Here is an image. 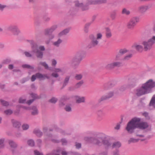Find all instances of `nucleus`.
<instances>
[{"label": "nucleus", "instance_id": "nucleus-19", "mask_svg": "<svg viewBox=\"0 0 155 155\" xmlns=\"http://www.w3.org/2000/svg\"><path fill=\"white\" fill-rule=\"evenodd\" d=\"M132 47L139 51H141L143 49V46L137 43H134L132 45Z\"/></svg>", "mask_w": 155, "mask_h": 155}, {"label": "nucleus", "instance_id": "nucleus-33", "mask_svg": "<svg viewBox=\"0 0 155 155\" xmlns=\"http://www.w3.org/2000/svg\"><path fill=\"white\" fill-rule=\"evenodd\" d=\"M69 32V29H64L63 31L60 32L59 34L58 35L59 36H61L63 35H66L67 33H68Z\"/></svg>", "mask_w": 155, "mask_h": 155}, {"label": "nucleus", "instance_id": "nucleus-48", "mask_svg": "<svg viewBox=\"0 0 155 155\" xmlns=\"http://www.w3.org/2000/svg\"><path fill=\"white\" fill-rule=\"evenodd\" d=\"M82 75L81 74H76L74 77L75 79L77 80H80L82 78Z\"/></svg>", "mask_w": 155, "mask_h": 155}, {"label": "nucleus", "instance_id": "nucleus-51", "mask_svg": "<svg viewBox=\"0 0 155 155\" xmlns=\"http://www.w3.org/2000/svg\"><path fill=\"white\" fill-rule=\"evenodd\" d=\"M58 99L57 98L55 97H52L51 99H50L49 101L52 103L55 104L57 101Z\"/></svg>", "mask_w": 155, "mask_h": 155}, {"label": "nucleus", "instance_id": "nucleus-41", "mask_svg": "<svg viewBox=\"0 0 155 155\" xmlns=\"http://www.w3.org/2000/svg\"><path fill=\"white\" fill-rule=\"evenodd\" d=\"M39 65H41L43 66L45 69H48V64L45 62H40L39 63Z\"/></svg>", "mask_w": 155, "mask_h": 155}, {"label": "nucleus", "instance_id": "nucleus-21", "mask_svg": "<svg viewBox=\"0 0 155 155\" xmlns=\"http://www.w3.org/2000/svg\"><path fill=\"white\" fill-rule=\"evenodd\" d=\"M97 117L100 119H102V117L105 115V113L102 109L98 110L96 112Z\"/></svg>", "mask_w": 155, "mask_h": 155}, {"label": "nucleus", "instance_id": "nucleus-54", "mask_svg": "<svg viewBox=\"0 0 155 155\" xmlns=\"http://www.w3.org/2000/svg\"><path fill=\"white\" fill-rule=\"evenodd\" d=\"M58 26L56 25H54L51 27L49 28L50 29L51 32L52 33L57 28Z\"/></svg>", "mask_w": 155, "mask_h": 155}, {"label": "nucleus", "instance_id": "nucleus-18", "mask_svg": "<svg viewBox=\"0 0 155 155\" xmlns=\"http://www.w3.org/2000/svg\"><path fill=\"white\" fill-rule=\"evenodd\" d=\"M70 78V76L67 75L65 77L63 82L62 86L61 88V89L64 88L68 84L69 82Z\"/></svg>", "mask_w": 155, "mask_h": 155}, {"label": "nucleus", "instance_id": "nucleus-27", "mask_svg": "<svg viewBox=\"0 0 155 155\" xmlns=\"http://www.w3.org/2000/svg\"><path fill=\"white\" fill-rule=\"evenodd\" d=\"M33 133L38 137H41L43 135L42 132L38 129H35L33 131Z\"/></svg>", "mask_w": 155, "mask_h": 155}, {"label": "nucleus", "instance_id": "nucleus-13", "mask_svg": "<svg viewBox=\"0 0 155 155\" xmlns=\"http://www.w3.org/2000/svg\"><path fill=\"white\" fill-rule=\"evenodd\" d=\"M102 143L104 146L105 148L106 149H108L110 148L111 147L112 143L107 139H104L102 140Z\"/></svg>", "mask_w": 155, "mask_h": 155}, {"label": "nucleus", "instance_id": "nucleus-31", "mask_svg": "<svg viewBox=\"0 0 155 155\" xmlns=\"http://www.w3.org/2000/svg\"><path fill=\"white\" fill-rule=\"evenodd\" d=\"M91 25V23L89 22H88L85 24L84 28V31L85 33H88L89 31V27Z\"/></svg>", "mask_w": 155, "mask_h": 155}, {"label": "nucleus", "instance_id": "nucleus-47", "mask_svg": "<svg viewBox=\"0 0 155 155\" xmlns=\"http://www.w3.org/2000/svg\"><path fill=\"white\" fill-rule=\"evenodd\" d=\"M139 139H136L133 138H131L130 139L128 140V142L130 143H135L137 142L139 140Z\"/></svg>", "mask_w": 155, "mask_h": 155}, {"label": "nucleus", "instance_id": "nucleus-61", "mask_svg": "<svg viewBox=\"0 0 155 155\" xmlns=\"http://www.w3.org/2000/svg\"><path fill=\"white\" fill-rule=\"evenodd\" d=\"M75 145L76 148L79 149L81 147V143L76 142Z\"/></svg>", "mask_w": 155, "mask_h": 155}, {"label": "nucleus", "instance_id": "nucleus-5", "mask_svg": "<svg viewBox=\"0 0 155 155\" xmlns=\"http://www.w3.org/2000/svg\"><path fill=\"white\" fill-rule=\"evenodd\" d=\"M84 51H80L77 52L71 61L72 65L75 68L77 67L84 57Z\"/></svg>", "mask_w": 155, "mask_h": 155}, {"label": "nucleus", "instance_id": "nucleus-23", "mask_svg": "<svg viewBox=\"0 0 155 155\" xmlns=\"http://www.w3.org/2000/svg\"><path fill=\"white\" fill-rule=\"evenodd\" d=\"M106 31L105 32V36L107 38H110L112 36V34L110 29L108 28H106Z\"/></svg>", "mask_w": 155, "mask_h": 155}, {"label": "nucleus", "instance_id": "nucleus-14", "mask_svg": "<svg viewBox=\"0 0 155 155\" xmlns=\"http://www.w3.org/2000/svg\"><path fill=\"white\" fill-rule=\"evenodd\" d=\"M149 8V6L146 5H141L138 8V11L141 13H145Z\"/></svg>", "mask_w": 155, "mask_h": 155}, {"label": "nucleus", "instance_id": "nucleus-57", "mask_svg": "<svg viewBox=\"0 0 155 155\" xmlns=\"http://www.w3.org/2000/svg\"><path fill=\"white\" fill-rule=\"evenodd\" d=\"M19 103H26V99L20 97L19 99Z\"/></svg>", "mask_w": 155, "mask_h": 155}, {"label": "nucleus", "instance_id": "nucleus-16", "mask_svg": "<svg viewBox=\"0 0 155 155\" xmlns=\"http://www.w3.org/2000/svg\"><path fill=\"white\" fill-rule=\"evenodd\" d=\"M103 138L101 137H99L96 138L94 137V143L97 145L101 146L102 143V140H103Z\"/></svg>", "mask_w": 155, "mask_h": 155}, {"label": "nucleus", "instance_id": "nucleus-10", "mask_svg": "<svg viewBox=\"0 0 155 155\" xmlns=\"http://www.w3.org/2000/svg\"><path fill=\"white\" fill-rule=\"evenodd\" d=\"M142 44L144 46V49L145 51L150 50L153 44L149 40L148 41H143Z\"/></svg>", "mask_w": 155, "mask_h": 155}, {"label": "nucleus", "instance_id": "nucleus-62", "mask_svg": "<svg viewBox=\"0 0 155 155\" xmlns=\"http://www.w3.org/2000/svg\"><path fill=\"white\" fill-rule=\"evenodd\" d=\"M149 40L153 45L155 43V36H153Z\"/></svg>", "mask_w": 155, "mask_h": 155}, {"label": "nucleus", "instance_id": "nucleus-11", "mask_svg": "<svg viewBox=\"0 0 155 155\" xmlns=\"http://www.w3.org/2000/svg\"><path fill=\"white\" fill-rule=\"evenodd\" d=\"M74 5L77 7H81L83 11L89 9L88 5H89L88 4V2L86 5H84L82 3H79L77 1L75 2Z\"/></svg>", "mask_w": 155, "mask_h": 155}, {"label": "nucleus", "instance_id": "nucleus-40", "mask_svg": "<svg viewBox=\"0 0 155 155\" xmlns=\"http://www.w3.org/2000/svg\"><path fill=\"white\" fill-rule=\"evenodd\" d=\"M123 120V118H121V119L120 121L114 127V129L115 130H119L120 129V124L122 123Z\"/></svg>", "mask_w": 155, "mask_h": 155}, {"label": "nucleus", "instance_id": "nucleus-53", "mask_svg": "<svg viewBox=\"0 0 155 155\" xmlns=\"http://www.w3.org/2000/svg\"><path fill=\"white\" fill-rule=\"evenodd\" d=\"M64 109L67 112H71V108L69 105H66L64 108Z\"/></svg>", "mask_w": 155, "mask_h": 155}, {"label": "nucleus", "instance_id": "nucleus-36", "mask_svg": "<svg viewBox=\"0 0 155 155\" xmlns=\"http://www.w3.org/2000/svg\"><path fill=\"white\" fill-rule=\"evenodd\" d=\"M113 155H125V153L120 152L118 149H116L113 152Z\"/></svg>", "mask_w": 155, "mask_h": 155}, {"label": "nucleus", "instance_id": "nucleus-25", "mask_svg": "<svg viewBox=\"0 0 155 155\" xmlns=\"http://www.w3.org/2000/svg\"><path fill=\"white\" fill-rule=\"evenodd\" d=\"M8 144L10 147L12 149H15L17 147V144L14 141L12 140L8 141Z\"/></svg>", "mask_w": 155, "mask_h": 155}, {"label": "nucleus", "instance_id": "nucleus-39", "mask_svg": "<svg viewBox=\"0 0 155 155\" xmlns=\"http://www.w3.org/2000/svg\"><path fill=\"white\" fill-rule=\"evenodd\" d=\"M150 105L155 107V95L152 98L150 103Z\"/></svg>", "mask_w": 155, "mask_h": 155}, {"label": "nucleus", "instance_id": "nucleus-8", "mask_svg": "<svg viewBox=\"0 0 155 155\" xmlns=\"http://www.w3.org/2000/svg\"><path fill=\"white\" fill-rule=\"evenodd\" d=\"M123 65V63L120 62H114L108 64L106 68L108 69H111L115 67H119Z\"/></svg>", "mask_w": 155, "mask_h": 155}, {"label": "nucleus", "instance_id": "nucleus-17", "mask_svg": "<svg viewBox=\"0 0 155 155\" xmlns=\"http://www.w3.org/2000/svg\"><path fill=\"white\" fill-rule=\"evenodd\" d=\"M37 78L40 79L41 80H44L45 79H49V77L47 76V74H42L40 73H36Z\"/></svg>", "mask_w": 155, "mask_h": 155}, {"label": "nucleus", "instance_id": "nucleus-2", "mask_svg": "<svg viewBox=\"0 0 155 155\" xmlns=\"http://www.w3.org/2000/svg\"><path fill=\"white\" fill-rule=\"evenodd\" d=\"M31 45L32 52L35 53L37 58L42 59L43 56V51L45 50L44 46L40 45L38 47L37 44L32 40L28 41Z\"/></svg>", "mask_w": 155, "mask_h": 155}, {"label": "nucleus", "instance_id": "nucleus-9", "mask_svg": "<svg viewBox=\"0 0 155 155\" xmlns=\"http://www.w3.org/2000/svg\"><path fill=\"white\" fill-rule=\"evenodd\" d=\"M114 95V92L113 91H110L107 93L106 95L102 96L99 100L98 102L99 103L102 101L108 99L112 97Z\"/></svg>", "mask_w": 155, "mask_h": 155}, {"label": "nucleus", "instance_id": "nucleus-34", "mask_svg": "<svg viewBox=\"0 0 155 155\" xmlns=\"http://www.w3.org/2000/svg\"><path fill=\"white\" fill-rule=\"evenodd\" d=\"M126 89V85L124 84L121 85L119 89V92L120 93H121L124 91Z\"/></svg>", "mask_w": 155, "mask_h": 155}, {"label": "nucleus", "instance_id": "nucleus-59", "mask_svg": "<svg viewBox=\"0 0 155 155\" xmlns=\"http://www.w3.org/2000/svg\"><path fill=\"white\" fill-rule=\"evenodd\" d=\"M24 54H25L26 56L27 57H32V54L28 52H25Z\"/></svg>", "mask_w": 155, "mask_h": 155}, {"label": "nucleus", "instance_id": "nucleus-50", "mask_svg": "<svg viewBox=\"0 0 155 155\" xmlns=\"http://www.w3.org/2000/svg\"><path fill=\"white\" fill-rule=\"evenodd\" d=\"M7 7V6L6 5L0 3V11L3 12L4 9Z\"/></svg>", "mask_w": 155, "mask_h": 155}, {"label": "nucleus", "instance_id": "nucleus-20", "mask_svg": "<svg viewBox=\"0 0 155 155\" xmlns=\"http://www.w3.org/2000/svg\"><path fill=\"white\" fill-rule=\"evenodd\" d=\"M78 7L75 5L74 6L71 7L68 11L69 14L72 15H74L78 10Z\"/></svg>", "mask_w": 155, "mask_h": 155}, {"label": "nucleus", "instance_id": "nucleus-4", "mask_svg": "<svg viewBox=\"0 0 155 155\" xmlns=\"http://www.w3.org/2000/svg\"><path fill=\"white\" fill-rule=\"evenodd\" d=\"M141 120L140 118L134 117L128 124L127 126V130L130 133L133 132V130L136 128H137Z\"/></svg>", "mask_w": 155, "mask_h": 155}, {"label": "nucleus", "instance_id": "nucleus-24", "mask_svg": "<svg viewBox=\"0 0 155 155\" xmlns=\"http://www.w3.org/2000/svg\"><path fill=\"white\" fill-rule=\"evenodd\" d=\"M121 146V144L119 142L117 141L114 142L111 145V148L112 149L114 148L117 149Z\"/></svg>", "mask_w": 155, "mask_h": 155}, {"label": "nucleus", "instance_id": "nucleus-1", "mask_svg": "<svg viewBox=\"0 0 155 155\" xmlns=\"http://www.w3.org/2000/svg\"><path fill=\"white\" fill-rule=\"evenodd\" d=\"M155 86V82L150 79L136 88L134 93L137 96L140 97L151 92L152 88Z\"/></svg>", "mask_w": 155, "mask_h": 155}, {"label": "nucleus", "instance_id": "nucleus-42", "mask_svg": "<svg viewBox=\"0 0 155 155\" xmlns=\"http://www.w3.org/2000/svg\"><path fill=\"white\" fill-rule=\"evenodd\" d=\"M51 32L50 29L49 28L46 29L44 31V34L46 35H48L51 34Z\"/></svg>", "mask_w": 155, "mask_h": 155}, {"label": "nucleus", "instance_id": "nucleus-45", "mask_svg": "<svg viewBox=\"0 0 155 155\" xmlns=\"http://www.w3.org/2000/svg\"><path fill=\"white\" fill-rule=\"evenodd\" d=\"M4 113L6 115H10L12 114L13 111L11 109H7L4 111Z\"/></svg>", "mask_w": 155, "mask_h": 155}, {"label": "nucleus", "instance_id": "nucleus-35", "mask_svg": "<svg viewBox=\"0 0 155 155\" xmlns=\"http://www.w3.org/2000/svg\"><path fill=\"white\" fill-rule=\"evenodd\" d=\"M85 102V97H78L76 100V103H80Z\"/></svg>", "mask_w": 155, "mask_h": 155}, {"label": "nucleus", "instance_id": "nucleus-64", "mask_svg": "<svg viewBox=\"0 0 155 155\" xmlns=\"http://www.w3.org/2000/svg\"><path fill=\"white\" fill-rule=\"evenodd\" d=\"M65 103L64 101L62 100H61L59 102V105L61 107H63L65 105Z\"/></svg>", "mask_w": 155, "mask_h": 155}, {"label": "nucleus", "instance_id": "nucleus-30", "mask_svg": "<svg viewBox=\"0 0 155 155\" xmlns=\"http://www.w3.org/2000/svg\"><path fill=\"white\" fill-rule=\"evenodd\" d=\"M33 110V111L31 112V114L33 115H36L38 114V112L37 107L35 106L32 107L31 109Z\"/></svg>", "mask_w": 155, "mask_h": 155}, {"label": "nucleus", "instance_id": "nucleus-60", "mask_svg": "<svg viewBox=\"0 0 155 155\" xmlns=\"http://www.w3.org/2000/svg\"><path fill=\"white\" fill-rule=\"evenodd\" d=\"M36 78H37V77L36 73L35 75H33L32 76L31 80L33 82L35 80Z\"/></svg>", "mask_w": 155, "mask_h": 155}, {"label": "nucleus", "instance_id": "nucleus-26", "mask_svg": "<svg viewBox=\"0 0 155 155\" xmlns=\"http://www.w3.org/2000/svg\"><path fill=\"white\" fill-rule=\"evenodd\" d=\"M148 125L147 123L141 122L139 124L137 128L142 129H144L147 128Z\"/></svg>", "mask_w": 155, "mask_h": 155}, {"label": "nucleus", "instance_id": "nucleus-58", "mask_svg": "<svg viewBox=\"0 0 155 155\" xmlns=\"http://www.w3.org/2000/svg\"><path fill=\"white\" fill-rule=\"evenodd\" d=\"M43 20L45 22H48L50 20V18L48 16H44L43 17Z\"/></svg>", "mask_w": 155, "mask_h": 155}, {"label": "nucleus", "instance_id": "nucleus-15", "mask_svg": "<svg viewBox=\"0 0 155 155\" xmlns=\"http://www.w3.org/2000/svg\"><path fill=\"white\" fill-rule=\"evenodd\" d=\"M11 122L13 127L19 130L21 127V123L19 121L14 119L12 120Z\"/></svg>", "mask_w": 155, "mask_h": 155}, {"label": "nucleus", "instance_id": "nucleus-29", "mask_svg": "<svg viewBox=\"0 0 155 155\" xmlns=\"http://www.w3.org/2000/svg\"><path fill=\"white\" fill-rule=\"evenodd\" d=\"M94 137H86L84 138V140L87 142L89 143H93Z\"/></svg>", "mask_w": 155, "mask_h": 155}, {"label": "nucleus", "instance_id": "nucleus-38", "mask_svg": "<svg viewBox=\"0 0 155 155\" xmlns=\"http://www.w3.org/2000/svg\"><path fill=\"white\" fill-rule=\"evenodd\" d=\"M31 95L33 99H34V100L36 99H39L41 98V97L40 96H38L35 93H32L31 94Z\"/></svg>", "mask_w": 155, "mask_h": 155}, {"label": "nucleus", "instance_id": "nucleus-43", "mask_svg": "<svg viewBox=\"0 0 155 155\" xmlns=\"http://www.w3.org/2000/svg\"><path fill=\"white\" fill-rule=\"evenodd\" d=\"M22 67L24 68H26L28 69H33L34 68L33 67L31 66L30 65L28 64H23L22 65Z\"/></svg>", "mask_w": 155, "mask_h": 155}, {"label": "nucleus", "instance_id": "nucleus-28", "mask_svg": "<svg viewBox=\"0 0 155 155\" xmlns=\"http://www.w3.org/2000/svg\"><path fill=\"white\" fill-rule=\"evenodd\" d=\"M63 41L60 38H59L57 41L53 42V45L55 46L58 47L60 46V45L62 43Z\"/></svg>", "mask_w": 155, "mask_h": 155}, {"label": "nucleus", "instance_id": "nucleus-49", "mask_svg": "<svg viewBox=\"0 0 155 155\" xmlns=\"http://www.w3.org/2000/svg\"><path fill=\"white\" fill-rule=\"evenodd\" d=\"M22 127L23 130H26L29 128V125L27 124H23L22 126Z\"/></svg>", "mask_w": 155, "mask_h": 155}, {"label": "nucleus", "instance_id": "nucleus-52", "mask_svg": "<svg viewBox=\"0 0 155 155\" xmlns=\"http://www.w3.org/2000/svg\"><path fill=\"white\" fill-rule=\"evenodd\" d=\"M0 101L2 105L3 106H7L9 104V103L8 102L3 100L2 99L0 100Z\"/></svg>", "mask_w": 155, "mask_h": 155}, {"label": "nucleus", "instance_id": "nucleus-12", "mask_svg": "<svg viewBox=\"0 0 155 155\" xmlns=\"http://www.w3.org/2000/svg\"><path fill=\"white\" fill-rule=\"evenodd\" d=\"M107 2V0H88V5H96L106 3Z\"/></svg>", "mask_w": 155, "mask_h": 155}, {"label": "nucleus", "instance_id": "nucleus-6", "mask_svg": "<svg viewBox=\"0 0 155 155\" xmlns=\"http://www.w3.org/2000/svg\"><path fill=\"white\" fill-rule=\"evenodd\" d=\"M7 31H12L15 35H17L20 33V31L17 26L14 25H10L6 28Z\"/></svg>", "mask_w": 155, "mask_h": 155}, {"label": "nucleus", "instance_id": "nucleus-37", "mask_svg": "<svg viewBox=\"0 0 155 155\" xmlns=\"http://www.w3.org/2000/svg\"><path fill=\"white\" fill-rule=\"evenodd\" d=\"M117 10H114L110 14V17L112 20H114L115 19L117 15Z\"/></svg>", "mask_w": 155, "mask_h": 155}, {"label": "nucleus", "instance_id": "nucleus-63", "mask_svg": "<svg viewBox=\"0 0 155 155\" xmlns=\"http://www.w3.org/2000/svg\"><path fill=\"white\" fill-rule=\"evenodd\" d=\"M34 153L35 155H43L41 153H40L37 150H34Z\"/></svg>", "mask_w": 155, "mask_h": 155}, {"label": "nucleus", "instance_id": "nucleus-32", "mask_svg": "<svg viewBox=\"0 0 155 155\" xmlns=\"http://www.w3.org/2000/svg\"><path fill=\"white\" fill-rule=\"evenodd\" d=\"M53 127L55 129V130L57 132H60L63 134H65L64 131L61 129L59 128L56 125H54V126Z\"/></svg>", "mask_w": 155, "mask_h": 155}, {"label": "nucleus", "instance_id": "nucleus-56", "mask_svg": "<svg viewBox=\"0 0 155 155\" xmlns=\"http://www.w3.org/2000/svg\"><path fill=\"white\" fill-rule=\"evenodd\" d=\"M126 53V49H121L119 50V53L122 55Z\"/></svg>", "mask_w": 155, "mask_h": 155}, {"label": "nucleus", "instance_id": "nucleus-46", "mask_svg": "<svg viewBox=\"0 0 155 155\" xmlns=\"http://www.w3.org/2000/svg\"><path fill=\"white\" fill-rule=\"evenodd\" d=\"M83 81H81L78 83H77L75 85V88H77L80 87L83 84Z\"/></svg>", "mask_w": 155, "mask_h": 155}, {"label": "nucleus", "instance_id": "nucleus-3", "mask_svg": "<svg viewBox=\"0 0 155 155\" xmlns=\"http://www.w3.org/2000/svg\"><path fill=\"white\" fill-rule=\"evenodd\" d=\"M97 37L93 34H91L89 36V38L90 40V42L87 45L89 48H91L97 46L98 43V40L101 39L102 37V34L101 33H98L97 34Z\"/></svg>", "mask_w": 155, "mask_h": 155}, {"label": "nucleus", "instance_id": "nucleus-44", "mask_svg": "<svg viewBox=\"0 0 155 155\" xmlns=\"http://www.w3.org/2000/svg\"><path fill=\"white\" fill-rule=\"evenodd\" d=\"M28 144V145L31 146L33 147L35 145V142L34 141L31 139L28 140L27 142Z\"/></svg>", "mask_w": 155, "mask_h": 155}, {"label": "nucleus", "instance_id": "nucleus-55", "mask_svg": "<svg viewBox=\"0 0 155 155\" xmlns=\"http://www.w3.org/2000/svg\"><path fill=\"white\" fill-rule=\"evenodd\" d=\"M4 141V139H0V148H2L4 147V145L3 144Z\"/></svg>", "mask_w": 155, "mask_h": 155}, {"label": "nucleus", "instance_id": "nucleus-22", "mask_svg": "<svg viewBox=\"0 0 155 155\" xmlns=\"http://www.w3.org/2000/svg\"><path fill=\"white\" fill-rule=\"evenodd\" d=\"M114 82H109L105 84L104 85L103 87L105 90H107L114 87Z\"/></svg>", "mask_w": 155, "mask_h": 155}, {"label": "nucleus", "instance_id": "nucleus-7", "mask_svg": "<svg viewBox=\"0 0 155 155\" xmlns=\"http://www.w3.org/2000/svg\"><path fill=\"white\" fill-rule=\"evenodd\" d=\"M139 20L140 18L138 17H135L131 18L128 23L127 27L128 28H133L137 23L139 22Z\"/></svg>", "mask_w": 155, "mask_h": 155}]
</instances>
